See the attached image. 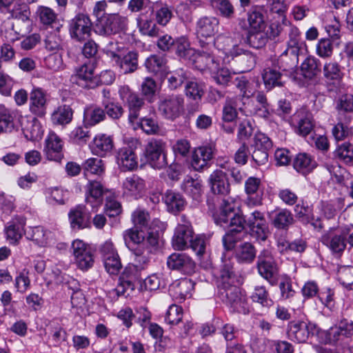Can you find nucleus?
<instances>
[{
	"label": "nucleus",
	"mask_w": 353,
	"mask_h": 353,
	"mask_svg": "<svg viewBox=\"0 0 353 353\" xmlns=\"http://www.w3.org/2000/svg\"><path fill=\"white\" fill-rule=\"evenodd\" d=\"M123 239L126 246L134 254L137 266L142 267L148 262V254L151 248L158 244V235L152 232L134 227L123 232Z\"/></svg>",
	"instance_id": "obj_1"
},
{
	"label": "nucleus",
	"mask_w": 353,
	"mask_h": 353,
	"mask_svg": "<svg viewBox=\"0 0 353 353\" xmlns=\"http://www.w3.org/2000/svg\"><path fill=\"white\" fill-rule=\"evenodd\" d=\"M223 44L222 50L228 57L236 59L241 68V72L250 70L256 64V55L248 50L241 48L234 43L231 37H220L219 39Z\"/></svg>",
	"instance_id": "obj_2"
},
{
	"label": "nucleus",
	"mask_w": 353,
	"mask_h": 353,
	"mask_svg": "<svg viewBox=\"0 0 353 353\" xmlns=\"http://www.w3.org/2000/svg\"><path fill=\"white\" fill-rule=\"evenodd\" d=\"M128 26V19L119 13L107 14L93 25L94 32L102 37H111L125 31Z\"/></svg>",
	"instance_id": "obj_3"
},
{
	"label": "nucleus",
	"mask_w": 353,
	"mask_h": 353,
	"mask_svg": "<svg viewBox=\"0 0 353 353\" xmlns=\"http://www.w3.org/2000/svg\"><path fill=\"white\" fill-rule=\"evenodd\" d=\"M218 294L220 299L230 307L231 312L243 314L249 313L246 298L241 294L236 283L219 287Z\"/></svg>",
	"instance_id": "obj_4"
},
{
	"label": "nucleus",
	"mask_w": 353,
	"mask_h": 353,
	"mask_svg": "<svg viewBox=\"0 0 353 353\" xmlns=\"http://www.w3.org/2000/svg\"><path fill=\"white\" fill-rule=\"evenodd\" d=\"M215 223L221 227H228L229 224H239L245 222V218L240 212L236 202L232 199H224L216 215Z\"/></svg>",
	"instance_id": "obj_5"
},
{
	"label": "nucleus",
	"mask_w": 353,
	"mask_h": 353,
	"mask_svg": "<svg viewBox=\"0 0 353 353\" xmlns=\"http://www.w3.org/2000/svg\"><path fill=\"white\" fill-rule=\"evenodd\" d=\"M219 20L214 17H202L196 23V34L200 46H214V36L218 32Z\"/></svg>",
	"instance_id": "obj_6"
},
{
	"label": "nucleus",
	"mask_w": 353,
	"mask_h": 353,
	"mask_svg": "<svg viewBox=\"0 0 353 353\" xmlns=\"http://www.w3.org/2000/svg\"><path fill=\"white\" fill-rule=\"evenodd\" d=\"M201 50H195V54L190 61L195 68L203 73L214 72L219 66V61L214 55V46L210 48L208 45L200 46Z\"/></svg>",
	"instance_id": "obj_7"
},
{
	"label": "nucleus",
	"mask_w": 353,
	"mask_h": 353,
	"mask_svg": "<svg viewBox=\"0 0 353 353\" xmlns=\"http://www.w3.org/2000/svg\"><path fill=\"white\" fill-rule=\"evenodd\" d=\"M93 25L90 17L79 12L68 23V30L72 39L79 41H84L91 35Z\"/></svg>",
	"instance_id": "obj_8"
},
{
	"label": "nucleus",
	"mask_w": 353,
	"mask_h": 353,
	"mask_svg": "<svg viewBox=\"0 0 353 353\" xmlns=\"http://www.w3.org/2000/svg\"><path fill=\"white\" fill-rule=\"evenodd\" d=\"M160 114L166 119L174 121L184 111V97L181 94H170L161 99L159 104Z\"/></svg>",
	"instance_id": "obj_9"
},
{
	"label": "nucleus",
	"mask_w": 353,
	"mask_h": 353,
	"mask_svg": "<svg viewBox=\"0 0 353 353\" xmlns=\"http://www.w3.org/2000/svg\"><path fill=\"white\" fill-rule=\"evenodd\" d=\"M165 149V143L161 139H152L148 143L145 157L152 168L160 170L168 164Z\"/></svg>",
	"instance_id": "obj_10"
},
{
	"label": "nucleus",
	"mask_w": 353,
	"mask_h": 353,
	"mask_svg": "<svg viewBox=\"0 0 353 353\" xmlns=\"http://www.w3.org/2000/svg\"><path fill=\"white\" fill-rule=\"evenodd\" d=\"M256 267L259 274L273 284L279 274V268L270 250L264 249L260 252L257 257Z\"/></svg>",
	"instance_id": "obj_11"
},
{
	"label": "nucleus",
	"mask_w": 353,
	"mask_h": 353,
	"mask_svg": "<svg viewBox=\"0 0 353 353\" xmlns=\"http://www.w3.org/2000/svg\"><path fill=\"white\" fill-rule=\"evenodd\" d=\"M49 96L41 88H34L30 93L29 111L34 116L43 118L47 114Z\"/></svg>",
	"instance_id": "obj_12"
},
{
	"label": "nucleus",
	"mask_w": 353,
	"mask_h": 353,
	"mask_svg": "<svg viewBox=\"0 0 353 353\" xmlns=\"http://www.w3.org/2000/svg\"><path fill=\"white\" fill-rule=\"evenodd\" d=\"M246 204L249 207H257L263 204L264 187L259 178L248 177L245 181Z\"/></svg>",
	"instance_id": "obj_13"
},
{
	"label": "nucleus",
	"mask_w": 353,
	"mask_h": 353,
	"mask_svg": "<svg viewBox=\"0 0 353 353\" xmlns=\"http://www.w3.org/2000/svg\"><path fill=\"white\" fill-rule=\"evenodd\" d=\"M72 249L75 262L82 270H87L94 264V257L91 248L83 241L77 239L72 243Z\"/></svg>",
	"instance_id": "obj_14"
},
{
	"label": "nucleus",
	"mask_w": 353,
	"mask_h": 353,
	"mask_svg": "<svg viewBox=\"0 0 353 353\" xmlns=\"http://www.w3.org/2000/svg\"><path fill=\"white\" fill-rule=\"evenodd\" d=\"M135 150L132 145H127L117 150L115 159L121 171H132L137 168L138 157Z\"/></svg>",
	"instance_id": "obj_15"
},
{
	"label": "nucleus",
	"mask_w": 353,
	"mask_h": 353,
	"mask_svg": "<svg viewBox=\"0 0 353 353\" xmlns=\"http://www.w3.org/2000/svg\"><path fill=\"white\" fill-rule=\"evenodd\" d=\"M181 221L182 223L176 228L172 239V247L177 250H183L188 248L194 235L191 223L185 220V216H181Z\"/></svg>",
	"instance_id": "obj_16"
},
{
	"label": "nucleus",
	"mask_w": 353,
	"mask_h": 353,
	"mask_svg": "<svg viewBox=\"0 0 353 353\" xmlns=\"http://www.w3.org/2000/svg\"><path fill=\"white\" fill-rule=\"evenodd\" d=\"M85 190V202L92 208L91 211L95 212L103 203V194L106 190L101 182L97 180H89Z\"/></svg>",
	"instance_id": "obj_17"
},
{
	"label": "nucleus",
	"mask_w": 353,
	"mask_h": 353,
	"mask_svg": "<svg viewBox=\"0 0 353 353\" xmlns=\"http://www.w3.org/2000/svg\"><path fill=\"white\" fill-rule=\"evenodd\" d=\"M168 268L177 270L184 274H192L195 272L196 264L192 258L183 252H174L167 259Z\"/></svg>",
	"instance_id": "obj_18"
},
{
	"label": "nucleus",
	"mask_w": 353,
	"mask_h": 353,
	"mask_svg": "<svg viewBox=\"0 0 353 353\" xmlns=\"http://www.w3.org/2000/svg\"><path fill=\"white\" fill-rule=\"evenodd\" d=\"M321 241L329 248L334 254H340L346 248V237L341 232L335 228L330 230L322 236Z\"/></svg>",
	"instance_id": "obj_19"
},
{
	"label": "nucleus",
	"mask_w": 353,
	"mask_h": 353,
	"mask_svg": "<svg viewBox=\"0 0 353 353\" xmlns=\"http://www.w3.org/2000/svg\"><path fill=\"white\" fill-rule=\"evenodd\" d=\"M72 79L85 88L92 89L97 86V79L94 76V66L91 63H85L77 68Z\"/></svg>",
	"instance_id": "obj_20"
},
{
	"label": "nucleus",
	"mask_w": 353,
	"mask_h": 353,
	"mask_svg": "<svg viewBox=\"0 0 353 353\" xmlns=\"http://www.w3.org/2000/svg\"><path fill=\"white\" fill-rule=\"evenodd\" d=\"M70 226L74 230H79L90 226L91 212L83 205H78L68 213Z\"/></svg>",
	"instance_id": "obj_21"
},
{
	"label": "nucleus",
	"mask_w": 353,
	"mask_h": 353,
	"mask_svg": "<svg viewBox=\"0 0 353 353\" xmlns=\"http://www.w3.org/2000/svg\"><path fill=\"white\" fill-rule=\"evenodd\" d=\"M209 185L214 194L227 196L230 192V184L227 174L221 170H214L209 176Z\"/></svg>",
	"instance_id": "obj_22"
},
{
	"label": "nucleus",
	"mask_w": 353,
	"mask_h": 353,
	"mask_svg": "<svg viewBox=\"0 0 353 353\" xmlns=\"http://www.w3.org/2000/svg\"><path fill=\"white\" fill-rule=\"evenodd\" d=\"M229 230L222 238L224 248L229 251L234 248L238 242L243 241L247 236V232L245 230V223L239 224H229Z\"/></svg>",
	"instance_id": "obj_23"
},
{
	"label": "nucleus",
	"mask_w": 353,
	"mask_h": 353,
	"mask_svg": "<svg viewBox=\"0 0 353 353\" xmlns=\"http://www.w3.org/2000/svg\"><path fill=\"white\" fill-rule=\"evenodd\" d=\"M214 149L210 145H203L194 150L192 154L191 166L198 172L208 167L209 161L213 158Z\"/></svg>",
	"instance_id": "obj_24"
},
{
	"label": "nucleus",
	"mask_w": 353,
	"mask_h": 353,
	"mask_svg": "<svg viewBox=\"0 0 353 353\" xmlns=\"http://www.w3.org/2000/svg\"><path fill=\"white\" fill-rule=\"evenodd\" d=\"M44 152L48 159L59 162L63 157V141L54 132H50L46 141Z\"/></svg>",
	"instance_id": "obj_25"
},
{
	"label": "nucleus",
	"mask_w": 353,
	"mask_h": 353,
	"mask_svg": "<svg viewBox=\"0 0 353 353\" xmlns=\"http://www.w3.org/2000/svg\"><path fill=\"white\" fill-rule=\"evenodd\" d=\"M122 100L125 101L128 108V119L130 123H134L138 119L139 111L143 105V99L138 94L132 92L128 88H123L120 90Z\"/></svg>",
	"instance_id": "obj_26"
},
{
	"label": "nucleus",
	"mask_w": 353,
	"mask_h": 353,
	"mask_svg": "<svg viewBox=\"0 0 353 353\" xmlns=\"http://www.w3.org/2000/svg\"><path fill=\"white\" fill-rule=\"evenodd\" d=\"M122 187L125 194L138 199L145 191V181L139 175L133 174L124 179Z\"/></svg>",
	"instance_id": "obj_27"
},
{
	"label": "nucleus",
	"mask_w": 353,
	"mask_h": 353,
	"mask_svg": "<svg viewBox=\"0 0 353 353\" xmlns=\"http://www.w3.org/2000/svg\"><path fill=\"white\" fill-rule=\"evenodd\" d=\"M219 288L235 284L239 281L234 270V263L230 258H226L225 256L221 258V264L219 269Z\"/></svg>",
	"instance_id": "obj_28"
},
{
	"label": "nucleus",
	"mask_w": 353,
	"mask_h": 353,
	"mask_svg": "<svg viewBox=\"0 0 353 353\" xmlns=\"http://www.w3.org/2000/svg\"><path fill=\"white\" fill-rule=\"evenodd\" d=\"M194 282L185 278L175 281L170 288L171 295L176 299L184 301L192 296L194 288Z\"/></svg>",
	"instance_id": "obj_29"
},
{
	"label": "nucleus",
	"mask_w": 353,
	"mask_h": 353,
	"mask_svg": "<svg viewBox=\"0 0 353 353\" xmlns=\"http://www.w3.org/2000/svg\"><path fill=\"white\" fill-rule=\"evenodd\" d=\"M25 224V221L22 218H16L8 223L5 228V234L10 244L15 245L19 243L26 230Z\"/></svg>",
	"instance_id": "obj_30"
},
{
	"label": "nucleus",
	"mask_w": 353,
	"mask_h": 353,
	"mask_svg": "<svg viewBox=\"0 0 353 353\" xmlns=\"http://www.w3.org/2000/svg\"><path fill=\"white\" fill-rule=\"evenodd\" d=\"M114 147L113 139L112 137L105 134L97 135L90 148L92 152L99 157H104L108 152H110Z\"/></svg>",
	"instance_id": "obj_31"
},
{
	"label": "nucleus",
	"mask_w": 353,
	"mask_h": 353,
	"mask_svg": "<svg viewBox=\"0 0 353 353\" xmlns=\"http://www.w3.org/2000/svg\"><path fill=\"white\" fill-rule=\"evenodd\" d=\"M287 334L290 340L303 343L307 340L310 331L306 323L292 321L288 324Z\"/></svg>",
	"instance_id": "obj_32"
},
{
	"label": "nucleus",
	"mask_w": 353,
	"mask_h": 353,
	"mask_svg": "<svg viewBox=\"0 0 353 353\" xmlns=\"http://www.w3.org/2000/svg\"><path fill=\"white\" fill-rule=\"evenodd\" d=\"M276 242L279 251L283 254H301L307 248V242L303 239H296L293 241H289L285 238L280 237Z\"/></svg>",
	"instance_id": "obj_33"
},
{
	"label": "nucleus",
	"mask_w": 353,
	"mask_h": 353,
	"mask_svg": "<svg viewBox=\"0 0 353 353\" xmlns=\"http://www.w3.org/2000/svg\"><path fill=\"white\" fill-rule=\"evenodd\" d=\"M299 50L287 48L278 58L277 67L283 71H290L296 68Z\"/></svg>",
	"instance_id": "obj_34"
},
{
	"label": "nucleus",
	"mask_w": 353,
	"mask_h": 353,
	"mask_svg": "<svg viewBox=\"0 0 353 353\" xmlns=\"http://www.w3.org/2000/svg\"><path fill=\"white\" fill-rule=\"evenodd\" d=\"M293 122L296 123V132L303 137L308 135L314 128L311 114L304 110L294 114Z\"/></svg>",
	"instance_id": "obj_35"
},
{
	"label": "nucleus",
	"mask_w": 353,
	"mask_h": 353,
	"mask_svg": "<svg viewBox=\"0 0 353 353\" xmlns=\"http://www.w3.org/2000/svg\"><path fill=\"white\" fill-rule=\"evenodd\" d=\"M162 199L168 211L174 214L182 211L186 204L183 196L179 192L172 190H167Z\"/></svg>",
	"instance_id": "obj_36"
},
{
	"label": "nucleus",
	"mask_w": 353,
	"mask_h": 353,
	"mask_svg": "<svg viewBox=\"0 0 353 353\" xmlns=\"http://www.w3.org/2000/svg\"><path fill=\"white\" fill-rule=\"evenodd\" d=\"M73 110L66 104L57 107L50 115L51 121L54 125H65L69 124L73 118Z\"/></svg>",
	"instance_id": "obj_37"
},
{
	"label": "nucleus",
	"mask_w": 353,
	"mask_h": 353,
	"mask_svg": "<svg viewBox=\"0 0 353 353\" xmlns=\"http://www.w3.org/2000/svg\"><path fill=\"white\" fill-rule=\"evenodd\" d=\"M105 119L104 110L96 105H89L84 108L83 124L85 126H94Z\"/></svg>",
	"instance_id": "obj_38"
},
{
	"label": "nucleus",
	"mask_w": 353,
	"mask_h": 353,
	"mask_svg": "<svg viewBox=\"0 0 353 353\" xmlns=\"http://www.w3.org/2000/svg\"><path fill=\"white\" fill-rule=\"evenodd\" d=\"M181 189L187 195L198 201L203 192L202 182L201 180L187 176L181 184Z\"/></svg>",
	"instance_id": "obj_39"
},
{
	"label": "nucleus",
	"mask_w": 353,
	"mask_h": 353,
	"mask_svg": "<svg viewBox=\"0 0 353 353\" xmlns=\"http://www.w3.org/2000/svg\"><path fill=\"white\" fill-rule=\"evenodd\" d=\"M24 234L29 240L34 241L39 246H46L48 243V239L51 232L44 230L43 227H28L24 232Z\"/></svg>",
	"instance_id": "obj_40"
},
{
	"label": "nucleus",
	"mask_w": 353,
	"mask_h": 353,
	"mask_svg": "<svg viewBox=\"0 0 353 353\" xmlns=\"http://www.w3.org/2000/svg\"><path fill=\"white\" fill-rule=\"evenodd\" d=\"M137 27L139 32L150 37H157L160 34V29L152 18L140 15L137 18Z\"/></svg>",
	"instance_id": "obj_41"
},
{
	"label": "nucleus",
	"mask_w": 353,
	"mask_h": 353,
	"mask_svg": "<svg viewBox=\"0 0 353 353\" xmlns=\"http://www.w3.org/2000/svg\"><path fill=\"white\" fill-rule=\"evenodd\" d=\"M293 166L297 172L306 174L316 168V163L310 155L306 153H299L294 160Z\"/></svg>",
	"instance_id": "obj_42"
},
{
	"label": "nucleus",
	"mask_w": 353,
	"mask_h": 353,
	"mask_svg": "<svg viewBox=\"0 0 353 353\" xmlns=\"http://www.w3.org/2000/svg\"><path fill=\"white\" fill-rule=\"evenodd\" d=\"M268 41V36L263 29H249L244 39L245 43L256 49L263 47Z\"/></svg>",
	"instance_id": "obj_43"
},
{
	"label": "nucleus",
	"mask_w": 353,
	"mask_h": 353,
	"mask_svg": "<svg viewBox=\"0 0 353 353\" xmlns=\"http://www.w3.org/2000/svg\"><path fill=\"white\" fill-rule=\"evenodd\" d=\"M114 63L120 68L124 74L133 72L138 67V53L134 51L125 53L123 57H121L119 61H115Z\"/></svg>",
	"instance_id": "obj_44"
},
{
	"label": "nucleus",
	"mask_w": 353,
	"mask_h": 353,
	"mask_svg": "<svg viewBox=\"0 0 353 353\" xmlns=\"http://www.w3.org/2000/svg\"><path fill=\"white\" fill-rule=\"evenodd\" d=\"M154 10H152L154 13L156 23L165 26L173 17L172 8L166 4H163L158 1L154 2Z\"/></svg>",
	"instance_id": "obj_45"
},
{
	"label": "nucleus",
	"mask_w": 353,
	"mask_h": 353,
	"mask_svg": "<svg viewBox=\"0 0 353 353\" xmlns=\"http://www.w3.org/2000/svg\"><path fill=\"white\" fill-rule=\"evenodd\" d=\"M254 303H259L263 307L269 308L273 305L274 301L264 285H256L250 295Z\"/></svg>",
	"instance_id": "obj_46"
},
{
	"label": "nucleus",
	"mask_w": 353,
	"mask_h": 353,
	"mask_svg": "<svg viewBox=\"0 0 353 353\" xmlns=\"http://www.w3.org/2000/svg\"><path fill=\"white\" fill-rule=\"evenodd\" d=\"M235 257L239 263H251L256 257V250L252 244L243 243L236 248Z\"/></svg>",
	"instance_id": "obj_47"
},
{
	"label": "nucleus",
	"mask_w": 353,
	"mask_h": 353,
	"mask_svg": "<svg viewBox=\"0 0 353 353\" xmlns=\"http://www.w3.org/2000/svg\"><path fill=\"white\" fill-rule=\"evenodd\" d=\"M237 109L243 111V108L239 105L237 97L228 99L223 108V122L232 123L234 121L238 115Z\"/></svg>",
	"instance_id": "obj_48"
},
{
	"label": "nucleus",
	"mask_w": 353,
	"mask_h": 353,
	"mask_svg": "<svg viewBox=\"0 0 353 353\" xmlns=\"http://www.w3.org/2000/svg\"><path fill=\"white\" fill-rule=\"evenodd\" d=\"M265 88L271 90L275 86H281V73L276 69V66L268 67L263 70L262 74Z\"/></svg>",
	"instance_id": "obj_49"
},
{
	"label": "nucleus",
	"mask_w": 353,
	"mask_h": 353,
	"mask_svg": "<svg viewBox=\"0 0 353 353\" xmlns=\"http://www.w3.org/2000/svg\"><path fill=\"white\" fill-rule=\"evenodd\" d=\"M175 53L181 58L191 61L195 54V49L190 48L188 39L181 37L176 39L174 46L172 48Z\"/></svg>",
	"instance_id": "obj_50"
},
{
	"label": "nucleus",
	"mask_w": 353,
	"mask_h": 353,
	"mask_svg": "<svg viewBox=\"0 0 353 353\" xmlns=\"http://www.w3.org/2000/svg\"><path fill=\"white\" fill-rule=\"evenodd\" d=\"M319 61L314 57H307L301 65L303 76L307 79H312L320 72Z\"/></svg>",
	"instance_id": "obj_51"
},
{
	"label": "nucleus",
	"mask_w": 353,
	"mask_h": 353,
	"mask_svg": "<svg viewBox=\"0 0 353 353\" xmlns=\"http://www.w3.org/2000/svg\"><path fill=\"white\" fill-rule=\"evenodd\" d=\"M233 83L240 91L241 95L243 98L249 99L252 97L255 92L256 89L254 87V83L250 81L245 76L236 77L233 81Z\"/></svg>",
	"instance_id": "obj_52"
},
{
	"label": "nucleus",
	"mask_w": 353,
	"mask_h": 353,
	"mask_svg": "<svg viewBox=\"0 0 353 353\" xmlns=\"http://www.w3.org/2000/svg\"><path fill=\"white\" fill-rule=\"evenodd\" d=\"M293 221L292 212L288 209H281L275 213L272 223L276 228L286 230Z\"/></svg>",
	"instance_id": "obj_53"
},
{
	"label": "nucleus",
	"mask_w": 353,
	"mask_h": 353,
	"mask_svg": "<svg viewBox=\"0 0 353 353\" xmlns=\"http://www.w3.org/2000/svg\"><path fill=\"white\" fill-rule=\"evenodd\" d=\"M16 115V112L4 106L0 107V132H10L14 128V119Z\"/></svg>",
	"instance_id": "obj_54"
},
{
	"label": "nucleus",
	"mask_w": 353,
	"mask_h": 353,
	"mask_svg": "<svg viewBox=\"0 0 353 353\" xmlns=\"http://www.w3.org/2000/svg\"><path fill=\"white\" fill-rule=\"evenodd\" d=\"M104 53L112 62L119 61L126 52L124 45L117 41H110L103 49Z\"/></svg>",
	"instance_id": "obj_55"
},
{
	"label": "nucleus",
	"mask_w": 353,
	"mask_h": 353,
	"mask_svg": "<svg viewBox=\"0 0 353 353\" xmlns=\"http://www.w3.org/2000/svg\"><path fill=\"white\" fill-rule=\"evenodd\" d=\"M16 21L12 25V30L17 35L16 39H12L14 42L21 37H24L32 32V22L30 18L28 19H15Z\"/></svg>",
	"instance_id": "obj_56"
},
{
	"label": "nucleus",
	"mask_w": 353,
	"mask_h": 353,
	"mask_svg": "<svg viewBox=\"0 0 353 353\" xmlns=\"http://www.w3.org/2000/svg\"><path fill=\"white\" fill-rule=\"evenodd\" d=\"M248 20L250 29H263L264 17L263 7H252L248 12Z\"/></svg>",
	"instance_id": "obj_57"
},
{
	"label": "nucleus",
	"mask_w": 353,
	"mask_h": 353,
	"mask_svg": "<svg viewBox=\"0 0 353 353\" xmlns=\"http://www.w3.org/2000/svg\"><path fill=\"white\" fill-rule=\"evenodd\" d=\"M188 79V72L182 68L168 74V87L170 90H176Z\"/></svg>",
	"instance_id": "obj_58"
},
{
	"label": "nucleus",
	"mask_w": 353,
	"mask_h": 353,
	"mask_svg": "<svg viewBox=\"0 0 353 353\" xmlns=\"http://www.w3.org/2000/svg\"><path fill=\"white\" fill-rule=\"evenodd\" d=\"M249 228L250 234L258 241H264L266 240L269 230L267 221L255 222L254 224L247 225Z\"/></svg>",
	"instance_id": "obj_59"
},
{
	"label": "nucleus",
	"mask_w": 353,
	"mask_h": 353,
	"mask_svg": "<svg viewBox=\"0 0 353 353\" xmlns=\"http://www.w3.org/2000/svg\"><path fill=\"white\" fill-rule=\"evenodd\" d=\"M323 76L327 82L334 83L342 77L339 65L336 62L325 63L323 66Z\"/></svg>",
	"instance_id": "obj_60"
},
{
	"label": "nucleus",
	"mask_w": 353,
	"mask_h": 353,
	"mask_svg": "<svg viewBox=\"0 0 353 353\" xmlns=\"http://www.w3.org/2000/svg\"><path fill=\"white\" fill-rule=\"evenodd\" d=\"M83 169L85 175H86V172H90L101 176L105 172V165L101 159L90 158L83 163Z\"/></svg>",
	"instance_id": "obj_61"
},
{
	"label": "nucleus",
	"mask_w": 353,
	"mask_h": 353,
	"mask_svg": "<svg viewBox=\"0 0 353 353\" xmlns=\"http://www.w3.org/2000/svg\"><path fill=\"white\" fill-rule=\"evenodd\" d=\"M212 5L221 16L228 19L234 17V8L230 0H212Z\"/></svg>",
	"instance_id": "obj_62"
},
{
	"label": "nucleus",
	"mask_w": 353,
	"mask_h": 353,
	"mask_svg": "<svg viewBox=\"0 0 353 353\" xmlns=\"http://www.w3.org/2000/svg\"><path fill=\"white\" fill-rule=\"evenodd\" d=\"M185 91L188 97L194 101H201L204 94V85L197 81H190L185 85Z\"/></svg>",
	"instance_id": "obj_63"
},
{
	"label": "nucleus",
	"mask_w": 353,
	"mask_h": 353,
	"mask_svg": "<svg viewBox=\"0 0 353 353\" xmlns=\"http://www.w3.org/2000/svg\"><path fill=\"white\" fill-rule=\"evenodd\" d=\"M40 22L44 26H52L57 21V15L50 8L40 6L36 12Z\"/></svg>",
	"instance_id": "obj_64"
}]
</instances>
